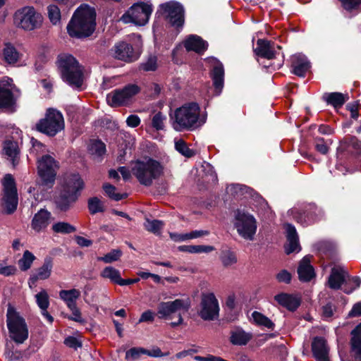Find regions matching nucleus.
I'll return each mask as SVG.
<instances>
[{"mask_svg":"<svg viewBox=\"0 0 361 361\" xmlns=\"http://www.w3.org/2000/svg\"><path fill=\"white\" fill-rule=\"evenodd\" d=\"M172 128L177 132L192 131L206 122V116H201L198 104L191 102L177 108L170 114Z\"/></svg>","mask_w":361,"mask_h":361,"instance_id":"nucleus-1","label":"nucleus"},{"mask_svg":"<svg viewBox=\"0 0 361 361\" xmlns=\"http://www.w3.org/2000/svg\"><path fill=\"white\" fill-rule=\"evenodd\" d=\"M95 27L94 8L83 4L75 11L67 25V31L71 37L80 39L90 36L94 32Z\"/></svg>","mask_w":361,"mask_h":361,"instance_id":"nucleus-2","label":"nucleus"},{"mask_svg":"<svg viewBox=\"0 0 361 361\" xmlns=\"http://www.w3.org/2000/svg\"><path fill=\"white\" fill-rule=\"evenodd\" d=\"M57 63L63 81L73 88H80L83 82V73L75 58L70 54H61Z\"/></svg>","mask_w":361,"mask_h":361,"instance_id":"nucleus-3","label":"nucleus"},{"mask_svg":"<svg viewBox=\"0 0 361 361\" xmlns=\"http://www.w3.org/2000/svg\"><path fill=\"white\" fill-rule=\"evenodd\" d=\"M133 174L140 184L150 186L154 180L159 178L164 173L162 164L152 158L137 160L131 167Z\"/></svg>","mask_w":361,"mask_h":361,"instance_id":"nucleus-4","label":"nucleus"},{"mask_svg":"<svg viewBox=\"0 0 361 361\" xmlns=\"http://www.w3.org/2000/svg\"><path fill=\"white\" fill-rule=\"evenodd\" d=\"M191 306V301L188 297L178 298L172 301L161 302L157 307V314L159 319L170 320L177 318V321L172 322L173 327L180 325L183 322L182 314L187 312Z\"/></svg>","mask_w":361,"mask_h":361,"instance_id":"nucleus-5","label":"nucleus"},{"mask_svg":"<svg viewBox=\"0 0 361 361\" xmlns=\"http://www.w3.org/2000/svg\"><path fill=\"white\" fill-rule=\"evenodd\" d=\"M84 188V182L78 173L71 174L66 178L63 190L56 198L57 208L67 211L78 198Z\"/></svg>","mask_w":361,"mask_h":361,"instance_id":"nucleus-6","label":"nucleus"},{"mask_svg":"<svg viewBox=\"0 0 361 361\" xmlns=\"http://www.w3.org/2000/svg\"><path fill=\"white\" fill-rule=\"evenodd\" d=\"M234 228L238 234L246 240L252 241L257 229V223L255 216L245 209H238L234 212Z\"/></svg>","mask_w":361,"mask_h":361,"instance_id":"nucleus-7","label":"nucleus"},{"mask_svg":"<svg viewBox=\"0 0 361 361\" xmlns=\"http://www.w3.org/2000/svg\"><path fill=\"white\" fill-rule=\"evenodd\" d=\"M6 324L10 337L17 343H23L28 338L25 320L16 309L9 305L6 312Z\"/></svg>","mask_w":361,"mask_h":361,"instance_id":"nucleus-8","label":"nucleus"},{"mask_svg":"<svg viewBox=\"0 0 361 361\" xmlns=\"http://www.w3.org/2000/svg\"><path fill=\"white\" fill-rule=\"evenodd\" d=\"M328 284L332 289H339L344 284V292L349 294L360 286L361 279L358 276L350 277L343 267H335L331 269Z\"/></svg>","mask_w":361,"mask_h":361,"instance_id":"nucleus-9","label":"nucleus"},{"mask_svg":"<svg viewBox=\"0 0 361 361\" xmlns=\"http://www.w3.org/2000/svg\"><path fill=\"white\" fill-rule=\"evenodd\" d=\"M3 193L1 200L2 212L5 214H13L18 207V197L16 182L11 174H6L3 180Z\"/></svg>","mask_w":361,"mask_h":361,"instance_id":"nucleus-10","label":"nucleus"},{"mask_svg":"<svg viewBox=\"0 0 361 361\" xmlns=\"http://www.w3.org/2000/svg\"><path fill=\"white\" fill-rule=\"evenodd\" d=\"M152 5L149 3L138 1L132 5L121 16L124 23H133L136 25H145L152 13Z\"/></svg>","mask_w":361,"mask_h":361,"instance_id":"nucleus-11","label":"nucleus"},{"mask_svg":"<svg viewBox=\"0 0 361 361\" xmlns=\"http://www.w3.org/2000/svg\"><path fill=\"white\" fill-rule=\"evenodd\" d=\"M64 126L62 114L56 109H49L45 117L36 124V129L48 136L53 137L63 130Z\"/></svg>","mask_w":361,"mask_h":361,"instance_id":"nucleus-12","label":"nucleus"},{"mask_svg":"<svg viewBox=\"0 0 361 361\" xmlns=\"http://www.w3.org/2000/svg\"><path fill=\"white\" fill-rule=\"evenodd\" d=\"M13 20L18 27L30 31L41 25L43 17L33 7L25 6L15 13Z\"/></svg>","mask_w":361,"mask_h":361,"instance_id":"nucleus-13","label":"nucleus"},{"mask_svg":"<svg viewBox=\"0 0 361 361\" xmlns=\"http://www.w3.org/2000/svg\"><path fill=\"white\" fill-rule=\"evenodd\" d=\"M219 303L214 293H202L197 310L200 317L204 321H214L219 318Z\"/></svg>","mask_w":361,"mask_h":361,"instance_id":"nucleus-14","label":"nucleus"},{"mask_svg":"<svg viewBox=\"0 0 361 361\" xmlns=\"http://www.w3.org/2000/svg\"><path fill=\"white\" fill-rule=\"evenodd\" d=\"M38 174L42 180V185L52 188L56 175L58 165L50 155H44L37 161Z\"/></svg>","mask_w":361,"mask_h":361,"instance_id":"nucleus-15","label":"nucleus"},{"mask_svg":"<svg viewBox=\"0 0 361 361\" xmlns=\"http://www.w3.org/2000/svg\"><path fill=\"white\" fill-rule=\"evenodd\" d=\"M139 92L140 87L137 85H128L122 89H117L109 93L106 96V102L111 106L126 105Z\"/></svg>","mask_w":361,"mask_h":361,"instance_id":"nucleus-16","label":"nucleus"},{"mask_svg":"<svg viewBox=\"0 0 361 361\" xmlns=\"http://www.w3.org/2000/svg\"><path fill=\"white\" fill-rule=\"evenodd\" d=\"M293 218L303 226L310 225L319 219L322 215V209L314 204H309L303 209L293 208L289 211Z\"/></svg>","mask_w":361,"mask_h":361,"instance_id":"nucleus-17","label":"nucleus"},{"mask_svg":"<svg viewBox=\"0 0 361 361\" xmlns=\"http://www.w3.org/2000/svg\"><path fill=\"white\" fill-rule=\"evenodd\" d=\"M160 8L169 23L174 27H182L184 23V8L176 1H170L160 5Z\"/></svg>","mask_w":361,"mask_h":361,"instance_id":"nucleus-18","label":"nucleus"},{"mask_svg":"<svg viewBox=\"0 0 361 361\" xmlns=\"http://www.w3.org/2000/svg\"><path fill=\"white\" fill-rule=\"evenodd\" d=\"M280 51V46L275 44V43L271 41L261 39L257 40L256 47L254 49L257 56L269 60L279 56Z\"/></svg>","mask_w":361,"mask_h":361,"instance_id":"nucleus-19","label":"nucleus"},{"mask_svg":"<svg viewBox=\"0 0 361 361\" xmlns=\"http://www.w3.org/2000/svg\"><path fill=\"white\" fill-rule=\"evenodd\" d=\"M112 51L115 59L127 63L135 61L139 57L134 51L133 46L123 41L116 43Z\"/></svg>","mask_w":361,"mask_h":361,"instance_id":"nucleus-20","label":"nucleus"},{"mask_svg":"<svg viewBox=\"0 0 361 361\" xmlns=\"http://www.w3.org/2000/svg\"><path fill=\"white\" fill-rule=\"evenodd\" d=\"M52 269V259L49 257H45L43 264L30 276L27 281L29 287L33 288L36 286L37 281L48 279L51 274Z\"/></svg>","mask_w":361,"mask_h":361,"instance_id":"nucleus-21","label":"nucleus"},{"mask_svg":"<svg viewBox=\"0 0 361 361\" xmlns=\"http://www.w3.org/2000/svg\"><path fill=\"white\" fill-rule=\"evenodd\" d=\"M209 63L212 67V78L216 92L219 94L224 87V69L223 64L215 58L209 59Z\"/></svg>","mask_w":361,"mask_h":361,"instance_id":"nucleus-22","label":"nucleus"},{"mask_svg":"<svg viewBox=\"0 0 361 361\" xmlns=\"http://www.w3.org/2000/svg\"><path fill=\"white\" fill-rule=\"evenodd\" d=\"M52 221V215L46 209H40L32 217L31 228L35 232L39 233L44 231Z\"/></svg>","mask_w":361,"mask_h":361,"instance_id":"nucleus-23","label":"nucleus"},{"mask_svg":"<svg viewBox=\"0 0 361 361\" xmlns=\"http://www.w3.org/2000/svg\"><path fill=\"white\" fill-rule=\"evenodd\" d=\"M284 227L287 238V243L285 245L286 254L289 255L294 252H298L300 250V245L298 235L295 226L290 224H286Z\"/></svg>","mask_w":361,"mask_h":361,"instance_id":"nucleus-24","label":"nucleus"},{"mask_svg":"<svg viewBox=\"0 0 361 361\" xmlns=\"http://www.w3.org/2000/svg\"><path fill=\"white\" fill-rule=\"evenodd\" d=\"M292 72L299 76L305 77V73L310 68V63L307 58L301 54H297L291 57Z\"/></svg>","mask_w":361,"mask_h":361,"instance_id":"nucleus-25","label":"nucleus"},{"mask_svg":"<svg viewBox=\"0 0 361 361\" xmlns=\"http://www.w3.org/2000/svg\"><path fill=\"white\" fill-rule=\"evenodd\" d=\"M312 350L317 361H330L329 359V347L324 338H314L312 343Z\"/></svg>","mask_w":361,"mask_h":361,"instance_id":"nucleus-26","label":"nucleus"},{"mask_svg":"<svg viewBox=\"0 0 361 361\" xmlns=\"http://www.w3.org/2000/svg\"><path fill=\"white\" fill-rule=\"evenodd\" d=\"M311 257L305 256L300 262L298 274L300 281L308 282L314 277L315 273L313 267L310 264Z\"/></svg>","mask_w":361,"mask_h":361,"instance_id":"nucleus-27","label":"nucleus"},{"mask_svg":"<svg viewBox=\"0 0 361 361\" xmlns=\"http://www.w3.org/2000/svg\"><path fill=\"white\" fill-rule=\"evenodd\" d=\"M35 301L40 309L42 316L49 322L52 323L54 321L53 317L47 312L49 307V296L45 289H42L38 293L35 295Z\"/></svg>","mask_w":361,"mask_h":361,"instance_id":"nucleus-28","label":"nucleus"},{"mask_svg":"<svg viewBox=\"0 0 361 361\" xmlns=\"http://www.w3.org/2000/svg\"><path fill=\"white\" fill-rule=\"evenodd\" d=\"M4 152L7 159L16 167L20 160L18 144L16 141L7 140L4 144Z\"/></svg>","mask_w":361,"mask_h":361,"instance_id":"nucleus-29","label":"nucleus"},{"mask_svg":"<svg viewBox=\"0 0 361 361\" xmlns=\"http://www.w3.org/2000/svg\"><path fill=\"white\" fill-rule=\"evenodd\" d=\"M12 82V79L7 78L3 81V86H0V108H8L15 103L11 90L4 87L5 85H11Z\"/></svg>","mask_w":361,"mask_h":361,"instance_id":"nucleus-30","label":"nucleus"},{"mask_svg":"<svg viewBox=\"0 0 361 361\" xmlns=\"http://www.w3.org/2000/svg\"><path fill=\"white\" fill-rule=\"evenodd\" d=\"M187 51H194L198 54L203 53L208 47L206 41L197 35H190L184 42Z\"/></svg>","mask_w":361,"mask_h":361,"instance_id":"nucleus-31","label":"nucleus"},{"mask_svg":"<svg viewBox=\"0 0 361 361\" xmlns=\"http://www.w3.org/2000/svg\"><path fill=\"white\" fill-rule=\"evenodd\" d=\"M274 300L281 306L286 309L294 311L300 305V300L293 295L280 293L274 296Z\"/></svg>","mask_w":361,"mask_h":361,"instance_id":"nucleus-32","label":"nucleus"},{"mask_svg":"<svg viewBox=\"0 0 361 361\" xmlns=\"http://www.w3.org/2000/svg\"><path fill=\"white\" fill-rule=\"evenodd\" d=\"M252 338V333L246 332L241 328H236L230 334V342L235 345H245Z\"/></svg>","mask_w":361,"mask_h":361,"instance_id":"nucleus-33","label":"nucleus"},{"mask_svg":"<svg viewBox=\"0 0 361 361\" xmlns=\"http://www.w3.org/2000/svg\"><path fill=\"white\" fill-rule=\"evenodd\" d=\"M22 54L10 42L6 43L3 48V56L6 63H16L22 57Z\"/></svg>","mask_w":361,"mask_h":361,"instance_id":"nucleus-34","label":"nucleus"},{"mask_svg":"<svg viewBox=\"0 0 361 361\" xmlns=\"http://www.w3.org/2000/svg\"><path fill=\"white\" fill-rule=\"evenodd\" d=\"M351 348L355 359L361 361V323L352 331Z\"/></svg>","mask_w":361,"mask_h":361,"instance_id":"nucleus-35","label":"nucleus"},{"mask_svg":"<svg viewBox=\"0 0 361 361\" xmlns=\"http://www.w3.org/2000/svg\"><path fill=\"white\" fill-rule=\"evenodd\" d=\"M80 296V291L75 288L62 290L59 292L60 298L66 304L68 308L74 307L75 305H77L76 301Z\"/></svg>","mask_w":361,"mask_h":361,"instance_id":"nucleus-36","label":"nucleus"},{"mask_svg":"<svg viewBox=\"0 0 361 361\" xmlns=\"http://www.w3.org/2000/svg\"><path fill=\"white\" fill-rule=\"evenodd\" d=\"M87 150L94 159H100L106 153V145L99 140H91Z\"/></svg>","mask_w":361,"mask_h":361,"instance_id":"nucleus-37","label":"nucleus"},{"mask_svg":"<svg viewBox=\"0 0 361 361\" xmlns=\"http://www.w3.org/2000/svg\"><path fill=\"white\" fill-rule=\"evenodd\" d=\"M324 98L328 104H331L335 108L341 107L347 100L349 97L348 94H343L340 92H331L325 94Z\"/></svg>","mask_w":361,"mask_h":361,"instance_id":"nucleus-38","label":"nucleus"},{"mask_svg":"<svg viewBox=\"0 0 361 361\" xmlns=\"http://www.w3.org/2000/svg\"><path fill=\"white\" fill-rule=\"evenodd\" d=\"M101 277L109 279L111 283L119 285L121 280L120 271L114 267H105L100 273Z\"/></svg>","mask_w":361,"mask_h":361,"instance_id":"nucleus-39","label":"nucleus"},{"mask_svg":"<svg viewBox=\"0 0 361 361\" xmlns=\"http://www.w3.org/2000/svg\"><path fill=\"white\" fill-rule=\"evenodd\" d=\"M252 319L255 324L258 326H264L268 329H274V324L267 317L264 316L262 313L254 311L252 313Z\"/></svg>","mask_w":361,"mask_h":361,"instance_id":"nucleus-40","label":"nucleus"},{"mask_svg":"<svg viewBox=\"0 0 361 361\" xmlns=\"http://www.w3.org/2000/svg\"><path fill=\"white\" fill-rule=\"evenodd\" d=\"M248 190L247 187L240 184H231L227 187V192L235 197L252 196V194H246L248 192Z\"/></svg>","mask_w":361,"mask_h":361,"instance_id":"nucleus-41","label":"nucleus"},{"mask_svg":"<svg viewBox=\"0 0 361 361\" xmlns=\"http://www.w3.org/2000/svg\"><path fill=\"white\" fill-rule=\"evenodd\" d=\"M35 259V256L31 252L25 250L23 252V257L18 260L20 269L23 271H25L30 269Z\"/></svg>","mask_w":361,"mask_h":361,"instance_id":"nucleus-42","label":"nucleus"},{"mask_svg":"<svg viewBox=\"0 0 361 361\" xmlns=\"http://www.w3.org/2000/svg\"><path fill=\"white\" fill-rule=\"evenodd\" d=\"M179 250L189 253H208L214 250L211 245H183L179 247Z\"/></svg>","mask_w":361,"mask_h":361,"instance_id":"nucleus-43","label":"nucleus"},{"mask_svg":"<svg viewBox=\"0 0 361 361\" xmlns=\"http://www.w3.org/2000/svg\"><path fill=\"white\" fill-rule=\"evenodd\" d=\"M52 230L54 233L68 234L76 231L75 226L65 221H60L52 225Z\"/></svg>","mask_w":361,"mask_h":361,"instance_id":"nucleus-44","label":"nucleus"},{"mask_svg":"<svg viewBox=\"0 0 361 361\" xmlns=\"http://www.w3.org/2000/svg\"><path fill=\"white\" fill-rule=\"evenodd\" d=\"M175 149L182 155L190 158L195 155V152L190 149L183 139H175Z\"/></svg>","mask_w":361,"mask_h":361,"instance_id":"nucleus-45","label":"nucleus"},{"mask_svg":"<svg viewBox=\"0 0 361 361\" xmlns=\"http://www.w3.org/2000/svg\"><path fill=\"white\" fill-rule=\"evenodd\" d=\"M103 189L106 193V195L111 199L119 201L125 197H127L126 194H120L118 192H116V188L115 186L109 184V183H105L103 185Z\"/></svg>","mask_w":361,"mask_h":361,"instance_id":"nucleus-46","label":"nucleus"},{"mask_svg":"<svg viewBox=\"0 0 361 361\" xmlns=\"http://www.w3.org/2000/svg\"><path fill=\"white\" fill-rule=\"evenodd\" d=\"M220 259L222 264L226 267H231L237 262L235 254L231 250L223 251L221 254Z\"/></svg>","mask_w":361,"mask_h":361,"instance_id":"nucleus-47","label":"nucleus"},{"mask_svg":"<svg viewBox=\"0 0 361 361\" xmlns=\"http://www.w3.org/2000/svg\"><path fill=\"white\" fill-rule=\"evenodd\" d=\"M144 226L148 231L154 234H159L164 226V223L160 220L147 219Z\"/></svg>","mask_w":361,"mask_h":361,"instance_id":"nucleus-48","label":"nucleus"},{"mask_svg":"<svg viewBox=\"0 0 361 361\" xmlns=\"http://www.w3.org/2000/svg\"><path fill=\"white\" fill-rule=\"evenodd\" d=\"M47 13L49 20L53 25H56L61 21V11L56 5L51 4L47 7Z\"/></svg>","mask_w":361,"mask_h":361,"instance_id":"nucleus-49","label":"nucleus"},{"mask_svg":"<svg viewBox=\"0 0 361 361\" xmlns=\"http://www.w3.org/2000/svg\"><path fill=\"white\" fill-rule=\"evenodd\" d=\"M146 349L144 348H131L126 352V360L128 361L137 360L142 355H146Z\"/></svg>","mask_w":361,"mask_h":361,"instance_id":"nucleus-50","label":"nucleus"},{"mask_svg":"<svg viewBox=\"0 0 361 361\" xmlns=\"http://www.w3.org/2000/svg\"><path fill=\"white\" fill-rule=\"evenodd\" d=\"M122 255V252L120 250H113L109 253L106 254L103 257H98L99 261H102L105 263H111L117 261Z\"/></svg>","mask_w":361,"mask_h":361,"instance_id":"nucleus-51","label":"nucleus"},{"mask_svg":"<svg viewBox=\"0 0 361 361\" xmlns=\"http://www.w3.org/2000/svg\"><path fill=\"white\" fill-rule=\"evenodd\" d=\"M166 117L161 112L157 113L152 119V126L157 130H163L164 128V121Z\"/></svg>","mask_w":361,"mask_h":361,"instance_id":"nucleus-52","label":"nucleus"},{"mask_svg":"<svg viewBox=\"0 0 361 361\" xmlns=\"http://www.w3.org/2000/svg\"><path fill=\"white\" fill-rule=\"evenodd\" d=\"M140 68L145 71H154L157 68V58L149 56L147 61L140 65Z\"/></svg>","mask_w":361,"mask_h":361,"instance_id":"nucleus-53","label":"nucleus"},{"mask_svg":"<svg viewBox=\"0 0 361 361\" xmlns=\"http://www.w3.org/2000/svg\"><path fill=\"white\" fill-rule=\"evenodd\" d=\"M88 208L90 213L92 214L103 211L102 203L97 197H92L89 200Z\"/></svg>","mask_w":361,"mask_h":361,"instance_id":"nucleus-54","label":"nucleus"},{"mask_svg":"<svg viewBox=\"0 0 361 361\" xmlns=\"http://www.w3.org/2000/svg\"><path fill=\"white\" fill-rule=\"evenodd\" d=\"M346 11H353L361 4V0H340Z\"/></svg>","mask_w":361,"mask_h":361,"instance_id":"nucleus-55","label":"nucleus"},{"mask_svg":"<svg viewBox=\"0 0 361 361\" xmlns=\"http://www.w3.org/2000/svg\"><path fill=\"white\" fill-rule=\"evenodd\" d=\"M146 355L152 357H161L169 355V352L162 353L157 346H154L151 350L146 349Z\"/></svg>","mask_w":361,"mask_h":361,"instance_id":"nucleus-56","label":"nucleus"},{"mask_svg":"<svg viewBox=\"0 0 361 361\" xmlns=\"http://www.w3.org/2000/svg\"><path fill=\"white\" fill-rule=\"evenodd\" d=\"M209 231L207 230H195L189 233H186L187 240L198 238L204 235H208Z\"/></svg>","mask_w":361,"mask_h":361,"instance_id":"nucleus-57","label":"nucleus"},{"mask_svg":"<svg viewBox=\"0 0 361 361\" xmlns=\"http://www.w3.org/2000/svg\"><path fill=\"white\" fill-rule=\"evenodd\" d=\"M72 312V316L68 317L69 319L83 323L84 319L81 317V313L80 310L77 307V305H75L74 307H69L68 308Z\"/></svg>","mask_w":361,"mask_h":361,"instance_id":"nucleus-58","label":"nucleus"},{"mask_svg":"<svg viewBox=\"0 0 361 361\" xmlns=\"http://www.w3.org/2000/svg\"><path fill=\"white\" fill-rule=\"evenodd\" d=\"M276 279L279 282L289 283L291 281V274L287 270H281L277 274Z\"/></svg>","mask_w":361,"mask_h":361,"instance_id":"nucleus-59","label":"nucleus"},{"mask_svg":"<svg viewBox=\"0 0 361 361\" xmlns=\"http://www.w3.org/2000/svg\"><path fill=\"white\" fill-rule=\"evenodd\" d=\"M154 319V313L152 310H147L144 312L140 319L138 322H152Z\"/></svg>","mask_w":361,"mask_h":361,"instance_id":"nucleus-60","label":"nucleus"},{"mask_svg":"<svg viewBox=\"0 0 361 361\" xmlns=\"http://www.w3.org/2000/svg\"><path fill=\"white\" fill-rule=\"evenodd\" d=\"M16 271V268L14 266H3L0 264V274L9 276L15 274Z\"/></svg>","mask_w":361,"mask_h":361,"instance_id":"nucleus-61","label":"nucleus"},{"mask_svg":"<svg viewBox=\"0 0 361 361\" xmlns=\"http://www.w3.org/2000/svg\"><path fill=\"white\" fill-rule=\"evenodd\" d=\"M334 306L330 303H328L322 307V315L326 319L331 318L334 314Z\"/></svg>","mask_w":361,"mask_h":361,"instance_id":"nucleus-62","label":"nucleus"},{"mask_svg":"<svg viewBox=\"0 0 361 361\" xmlns=\"http://www.w3.org/2000/svg\"><path fill=\"white\" fill-rule=\"evenodd\" d=\"M126 123L129 127L135 128L140 123V119L138 116L132 114L128 116Z\"/></svg>","mask_w":361,"mask_h":361,"instance_id":"nucleus-63","label":"nucleus"},{"mask_svg":"<svg viewBox=\"0 0 361 361\" xmlns=\"http://www.w3.org/2000/svg\"><path fill=\"white\" fill-rule=\"evenodd\" d=\"M194 360L197 361H223L224 358L209 354L206 357L199 355L195 356Z\"/></svg>","mask_w":361,"mask_h":361,"instance_id":"nucleus-64","label":"nucleus"}]
</instances>
